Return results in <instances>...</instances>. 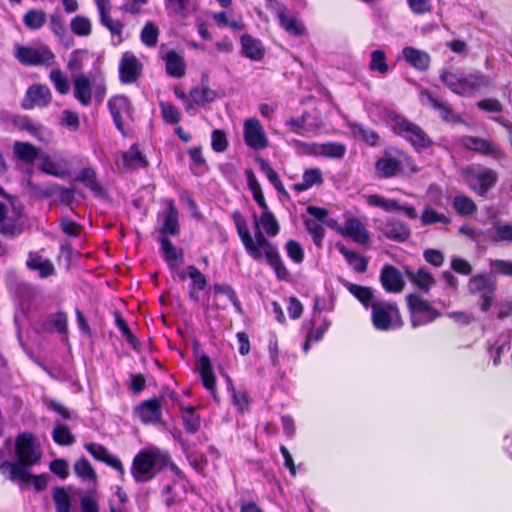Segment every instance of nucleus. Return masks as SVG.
<instances>
[{"label": "nucleus", "instance_id": "obj_37", "mask_svg": "<svg viewBox=\"0 0 512 512\" xmlns=\"http://www.w3.org/2000/svg\"><path fill=\"white\" fill-rule=\"evenodd\" d=\"M47 21V15L42 9H30L23 16V23L29 30L41 29Z\"/></svg>", "mask_w": 512, "mask_h": 512}, {"label": "nucleus", "instance_id": "obj_1", "mask_svg": "<svg viewBox=\"0 0 512 512\" xmlns=\"http://www.w3.org/2000/svg\"><path fill=\"white\" fill-rule=\"evenodd\" d=\"M232 218L247 253L255 260H259L265 256L268 264L274 269L277 278L279 280H286L289 276V272L275 245L267 240L260 231L256 233V239H253L248 229L247 222L239 211H234Z\"/></svg>", "mask_w": 512, "mask_h": 512}, {"label": "nucleus", "instance_id": "obj_54", "mask_svg": "<svg viewBox=\"0 0 512 512\" xmlns=\"http://www.w3.org/2000/svg\"><path fill=\"white\" fill-rule=\"evenodd\" d=\"M305 227L313 238V242L317 247H322V240L325 235V230L322 225L316 220L307 219L304 221Z\"/></svg>", "mask_w": 512, "mask_h": 512}, {"label": "nucleus", "instance_id": "obj_11", "mask_svg": "<svg viewBox=\"0 0 512 512\" xmlns=\"http://www.w3.org/2000/svg\"><path fill=\"white\" fill-rule=\"evenodd\" d=\"M108 108L116 128L124 133V125L133 120V106L130 99L125 95H116L109 99Z\"/></svg>", "mask_w": 512, "mask_h": 512}, {"label": "nucleus", "instance_id": "obj_5", "mask_svg": "<svg viewBox=\"0 0 512 512\" xmlns=\"http://www.w3.org/2000/svg\"><path fill=\"white\" fill-rule=\"evenodd\" d=\"M386 122L398 136L406 139L416 150H422L432 145L431 138L417 124L407 118L386 110Z\"/></svg>", "mask_w": 512, "mask_h": 512}, {"label": "nucleus", "instance_id": "obj_24", "mask_svg": "<svg viewBox=\"0 0 512 512\" xmlns=\"http://www.w3.org/2000/svg\"><path fill=\"white\" fill-rule=\"evenodd\" d=\"M463 145L477 152L485 155H492L498 157L501 155V151L496 144L487 139H482L474 136H466L462 140Z\"/></svg>", "mask_w": 512, "mask_h": 512}, {"label": "nucleus", "instance_id": "obj_34", "mask_svg": "<svg viewBox=\"0 0 512 512\" xmlns=\"http://www.w3.org/2000/svg\"><path fill=\"white\" fill-rule=\"evenodd\" d=\"M75 180L89 188L95 196H101L104 192L102 186L97 181L95 170L91 167L83 168Z\"/></svg>", "mask_w": 512, "mask_h": 512}, {"label": "nucleus", "instance_id": "obj_41", "mask_svg": "<svg viewBox=\"0 0 512 512\" xmlns=\"http://www.w3.org/2000/svg\"><path fill=\"white\" fill-rule=\"evenodd\" d=\"M409 227L400 221H389L386 237L398 242H404L410 237Z\"/></svg>", "mask_w": 512, "mask_h": 512}, {"label": "nucleus", "instance_id": "obj_64", "mask_svg": "<svg viewBox=\"0 0 512 512\" xmlns=\"http://www.w3.org/2000/svg\"><path fill=\"white\" fill-rule=\"evenodd\" d=\"M286 251L288 256L295 262L301 263L304 259V252L302 246L294 240H289L286 243Z\"/></svg>", "mask_w": 512, "mask_h": 512}, {"label": "nucleus", "instance_id": "obj_12", "mask_svg": "<svg viewBox=\"0 0 512 512\" xmlns=\"http://www.w3.org/2000/svg\"><path fill=\"white\" fill-rule=\"evenodd\" d=\"M5 466L9 468V475H6V478L17 483L20 487L31 483L37 492L43 491L47 488L48 476L46 474L33 475L30 473V469L16 464H6Z\"/></svg>", "mask_w": 512, "mask_h": 512}, {"label": "nucleus", "instance_id": "obj_16", "mask_svg": "<svg viewBox=\"0 0 512 512\" xmlns=\"http://www.w3.org/2000/svg\"><path fill=\"white\" fill-rule=\"evenodd\" d=\"M50 89L43 84H32L26 91L21 107L31 110L35 107H46L51 102Z\"/></svg>", "mask_w": 512, "mask_h": 512}, {"label": "nucleus", "instance_id": "obj_42", "mask_svg": "<svg viewBox=\"0 0 512 512\" xmlns=\"http://www.w3.org/2000/svg\"><path fill=\"white\" fill-rule=\"evenodd\" d=\"M405 285L403 275L396 268L386 265V291L400 292Z\"/></svg>", "mask_w": 512, "mask_h": 512}, {"label": "nucleus", "instance_id": "obj_28", "mask_svg": "<svg viewBox=\"0 0 512 512\" xmlns=\"http://www.w3.org/2000/svg\"><path fill=\"white\" fill-rule=\"evenodd\" d=\"M159 242L161 244L163 258L172 270L175 268V264H182L184 262L183 251L177 249L167 237L160 236Z\"/></svg>", "mask_w": 512, "mask_h": 512}, {"label": "nucleus", "instance_id": "obj_31", "mask_svg": "<svg viewBox=\"0 0 512 512\" xmlns=\"http://www.w3.org/2000/svg\"><path fill=\"white\" fill-rule=\"evenodd\" d=\"M222 96L223 94H220L216 90L209 88V86L204 83V81L200 87H194L190 91V97L198 106H205L207 103L214 102L216 99Z\"/></svg>", "mask_w": 512, "mask_h": 512}, {"label": "nucleus", "instance_id": "obj_4", "mask_svg": "<svg viewBox=\"0 0 512 512\" xmlns=\"http://www.w3.org/2000/svg\"><path fill=\"white\" fill-rule=\"evenodd\" d=\"M16 461H4L0 465L2 474L9 475V468L6 464H16L27 469H31L38 464L42 458V450L37 438L31 433H22L15 440Z\"/></svg>", "mask_w": 512, "mask_h": 512}, {"label": "nucleus", "instance_id": "obj_15", "mask_svg": "<svg viewBox=\"0 0 512 512\" xmlns=\"http://www.w3.org/2000/svg\"><path fill=\"white\" fill-rule=\"evenodd\" d=\"M143 65L132 52H125L119 63V79L123 84H131L141 76Z\"/></svg>", "mask_w": 512, "mask_h": 512}, {"label": "nucleus", "instance_id": "obj_46", "mask_svg": "<svg viewBox=\"0 0 512 512\" xmlns=\"http://www.w3.org/2000/svg\"><path fill=\"white\" fill-rule=\"evenodd\" d=\"M411 281L421 290L428 292L435 284V279L426 268H419L416 273L410 274Z\"/></svg>", "mask_w": 512, "mask_h": 512}, {"label": "nucleus", "instance_id": "obj_18", "mask_svg": "<svg viewBox=\"0 0 512 512\" xmlns=\"http://www.w3.org/2000/svg\"><path fill=\"white\" fill-rule=\"evenodd\" d=\"M296 145L307 147V148H309L310 152L317 154V155L329 157V158L341 159L344 157V155L346 153L345 145L342 143H338V142H326V143H322V144H317V143L307 144V143H302L300 141H296Z\"/></svg>", "mask_w": 512, "mask_h": 512}, {"label": "nucleus", "instance_id": "obj_51", "mask_svg": "<svg viewBox=\"0 0 512 512\" xmlns=\"http://www.w3.org/2000/svg\"><path fill=\"white\" fill-rule=\"evenodd\" d=\"M14 218H4L3 222L0 223V233L4 236L15 237L23 232V224Z\"/></svg>", "mask_w": 512, "mask_h": 512}, {"label": "nucleus", "instance_id": "obj_45", "mask_svg": "<svg viewBox=\"0 0 512 512\" xmlns=\"http://www.w3.org/2000/svg\"><path fill=\"white\" fill-rule=\"evenodd\" d=\"M350 129L356 139L362 140L371 146L376 145L380 139L376 132L365 128L361 124L353 123L350 125Z\"/></svg>", "mask_w": 512, "mask_h": 512}, {"label": "nucleus", "instance_id": "obj_9", "mask_svg": "<svg viewBox=\"0 0 512 512\" xmlns=\"http://www.w3.org/2000/svg\"><path fill=\"white\" fill-rule=\"evenodd\" d=\"M407 304L411 313L413 328H416L421 324L432 322L440 316V313L432 307L427 300L423 299L419 295H408Z\"/></svg>", "mask_w": 512, "mask_h": 512}, {"label": "nucleus", "instance_id": "obj_62", "mask_svg": "<svg viewBox=\"0 0 512 512\" xmlns=\"http://www.w3.org/2000/svg\"><path fill=\"white\" fill-rule=\"evenodd\" d=\"M88 51L86 49H77L74 50L70 57L67 64V68L70 71H80L83 68V59L85 56H87Z\"/></svg>", "mask_w": 512, "mask_h": 512}, {"label": "nucleus", "instance_id": "obj_58", "mask_svg": "<svg viewBox=\"0 0 512 512\" xmlns=\"http://www.w3.org/2000/svg\"><path fill=\"white\" fill-rule=\"evenodd\" d=\"M403 321L396 305L386 302V330L399 328Z\"/></svg>", "mask_w": 512, "mask_h": 512}, {"label": "nucleus", "instance_id": "obj_10", "mask_svg": "<svg viewBox=\"0 0 512 512\" xmlns=\"http://www.w3.org/2000/svg\"><path fill=\"white\" fill-rule=\"evenodd\" d=\"M416 171L412 159L406 153L394 147L386 149V177L411 175Z\"/></svg>", "mask_w": 512, "mask_h": 512}, {"label": "nucleus", "instance_id": "obj_14", "mask_svg": "<svg viewBox=\"0 0 512 512\" xmlns=\"http://www.w3.org/2000/svg\"><path fill=\"white\" fill-rule=\"evenodd\" d=\"M244 140L247 146L255 150H262L268 146V138L258 119L249 118L245 120Z\"/></svg>", "mask_w": 512, "mask_h": 512}, {"label": "nucleus", "instance_id": "obj_21", "mask_svg": "<svg viewBox=\"0 0 512 512\" xmlns=\"http://www.w3.org/2000/svg\"><path fill=\"white\" fill-rule=\"evenodd\" d=\"M468 290L472 294H493L496 290V280L492 275L476 274L469 279Z\"/></svg>", "mask_w": 512, "mask_h": 512}, {"label": "nucleus", "instance_id": "obj_2", "mask_svg": "<svg viewBox=\"0 0 512 512\" xmlns=\"http://www.w3.org/2000/svg\"><path fill=\"white\" fill-rule=\"evenodd\" d=\"M169 462L170 456L167 451L156 446H150L135 455L131 466V474L137 483H145L165 469Z\"/></svg>", "mask_w": 512, "mask_h": 512}, {"label": "nucleus", "instance_id": "obj_43", "mask_svg": "<svg viewBox=\"0 0 512 512\" xmlns=\"http://www.w3.org/2000/svg\"><path fill=\"white\" fill-rule=\"evenodd\" d=\"M339 252L344 256L348 264L357 272L363 273L367 269V261L356 252L348 250L343 245H338Z\"/></svg>", "mask_w": 512, "mask_h": 512}, {"label": "nucleus", "instance_id": "obj_56", "mask_svg": "<svg viewBox=\"0 0 512 512\" xmlns=\"http://www.w3.org/2000/svg\"><path fill=\"white\" fill-rule=\"evenodd\" d=\"M53 440L59 445H72L75 442L73 434L68 427L64 425H57L52 433Z\"/></svg>", "mask_w": 512, "mask_h": 512}, {"label": "nucleus", "instance_id": "obj_33", "mask_svg": "<svg viewBox=\"0 0 512 512\" xmlns=\"http://www.w3.org/2000/svg\"><path fill=\"white\" fill-rule=\"evenodd\" d=\"M475 183L472 188L479 194L484 195L497 181L496 173L491 169H485L475 176Z\"/></svg>", "mask_w": 512, "mask_h": 512}, {"label": "nucleus", "instance_id": "obj_27", "mask_svg": "<svg viewBox=\"0 0 512 512\" xmlns=\"http://www.w3.org/2000/svg\"><path fill=\"white\" fill-rule=\"evenodd\" d=\"M276 16L282 28L291 35L301 36L305 33V27L295 18L287 14L285 6L276 8Z\"/></svg>", "mask_w": 512, "mask_h": 512}, {"label": "nucleus", "instance_id": "obj_61", "mask_svg": "<svg viewBox=\"0 0 512 512\" xmlns=\"http://www.w3.org/2000/svg\"><path fill=\"white\" fill-rule=\"evenodd\" d=\"M188 277L192 280L191 288L203 290L207 285L206 277L194 265L187 267Z\"/></svg>", "mask_w": 512, "mask_h": 512}, {"label": "nucleus", "instance_id": "obj_49", "mask_svg": "<svg viewBox=\"0 0 512 512\" xmlns=\"http://www.w3.org/2000/svg\"><path fill=\"white\" fill-rule=\"evenodd\" d=\"M453 207L456 212L462 216L471 215L477 209L474 201L465 195L455 196L453 200Z\"/></svg>", "mask_w": 512, "mask_h": 512}, {"label": "nucleus", "instance_id": "obj_19", "mask_svg": "<svg viewBox=\"0 0 512 512\" xmlns=\"http://www.w3.org/2000/svg\"><path fill=\"white\" fill-rule=\"evenodd\" d=\"M136 414L144 424L161 421V402L153 398L142 402L135 409Z\"/></svg>", "mask_w": 512, "mask_h": 512}, {"label": "nucleus", "instance_id": "obj_63", "mask_svg": "<svg viewBox=\"0 0 512 512\" xmlns=\"http://www.w3.org/2000/svg\"><path fill=\"white\" fill-rule=\"evenodd\" d=\"M50 27L52 32L60 39L64 40L66 37V24L63 18L58 14H52L50 16Z\"/></svg>", "mask_w": 512, "mask_h": 512}, {"label": "nucleus", "instance_id": "obj_60", "mask_svg": "<svg viewBox=\"0 0 512 512\" xmlns=\"http://www.w3.org/2000/svg\"><path fill=\"white\" fill-rule=\"evenodd\" d=\"M115 323L117 328L120 330L122 336L125 338V340L130 345L135 347L138 343L137 338L133 335L126 321L123 319L120 313H115Z\"/></svg>", "mask_w": 512, "mask_h": 512}, {"label": "nucleus", "instance_id": "obj_3", "mask_svg": "<svg viewBox=\"0 0 512 512\" xmlns=\"http://www.w3.org/2000/svg\"><path fill=\"white\" fill-rule=\"evenodd\" d=\"M440 79L448 89L458 95H469L491 84L490 78L480 71L466 74L461 70H443Z\"/></svg>", "mask_w": 512, "mask_h": 512}, {"label": "nucleus", "instance_id": "obj_50", "mask_svg": "<svg viewBox=\"0 0 512 512\" xmlns=\"http://www.w3.org/2000/svg\"><path fill=\"white\" fill-rule=\"evenodd\" d=\"M421 222L424 226L432 225L435 223H442L445 225L450 224L451 220L442 213H438L432 207H425L422 215Z\"/></svg>", "mask_w": 512, "mask_h": 512}, {"label": "nucleus", "instance_id": "obj_6", "mask_svg": "<svg viewBox=\"0 0 512 512\" xmlns=\"http://www.w3.org/2000/svg\"><path fill=\"white\" fill-rule=\"evenodd\" d=\"M74 97L84 106H88L94 94L97 103H101L106 94V85L103 79L94 78L92 81L85 74L73 77Z\"/></svg>", "mask_w": 512, "mask_h": 512}, {"label": "nucleus", "instance_id": "obj_29", "mask_svg": "<svg viewBox=\"0 0 512 512\" xmlns=\"http://www.w3.org/2000/svg\"><path fill=\"white\" fill-rule=\"evenodd\" d=\"M13 155L26 164H32L39 157V149L29 142L15 141Z\"/></svg>", "mask_w": 512, "mask_h": 512}, {"label": "nucleus", "instance_id": "obj_17", "mask_svg": "<svg viewBox=\"0 0 512 512\" xmlns=\"http://www.w3.org/2000/svg\"><path fill=\"white\" fill-rule=\"evenodd\" d=\"M85 449L98 461H102L108 466L117 470L123 478L125 474L124 467L121 461L114 455H112L103 445L98 443H86Z\"/></svg>", "mask_w": 512, "mask_h": 512}, {"label": "nucleus", "instance_id": "obj_22", "mask_svg": "<svg viewBox=\"0 0 512 512\" xmlns=\"http://www.w3.org/2000/svg\"><path fill=\"white\" fill-rule=\"evenodd\" d=\"M166 212L163 219L162 229L160 236H176L179 234L178 211L172 200H166Z\"/></svg>", "mask_w": 512, "mask_h": 512}, {"label": "nucleus", "instance_id": "obj_59", "mask_svg": "<svg viewBox=\"0 0 512 512\" xmlns=\"http://www.w3.org/2000/svg\"><path fill=\"white\" fill-rule=\"evenodd\" d=\"M491 273L512 277V261L502 259L489 260Z\"/></svg>", "mask_w": 512, "mask_h": 512}, {"label": "nucleus", "instance_id": "obj_13", "mask_svg": "<svg viewBox=\"0 0 512 512\" xmlns=\"http://www.w3.org/2000/svg\"><path fill=\"white\" fill-rule=\"evenodd\" d=\"M7 120L21 131H27L40 142L48 144L53 139L52 132L45 128L41 123L33 122L25 115H8Z\"/></svg>", "mask_w": 512, "mask_h": 512}, {"label": "nucleus", "instance_id": "obj_25", "mask_svg": "<svg viewBox=\"0 0 512 512\" xmlns=\"http://www.w3.org/2000/svg\"><path fill=\"white\" fill-rule=\"evenodd\" d=\"M26 265L30 270L38 271L41 278H47L56 273L53 263L36 252L28 254Z\"/></svg>", "mask_w": 512, "mask_h": 512}, {"label": "nucleus", "instance_id": "obj_44", "mask_svg": "<svg viewBox=\"0 0 512 512\" xmlns=\"http://www.w3.org/2000/svg\"><path fill=\"white\" fill-rule=\"evenodd\" d=\"M421 96L427 99V102L436 110H438L442 116V118L446 121L456 122L457 117L452 112L450 107L444 103H441L437 98L431 95L428 91H421Z\"/></svg>", "mask_w": 512, "mask_h": 512}, {"label": "nucleus", "instance_id": "obj_38", "mask_svg": "<svg viewBox=\"0 0 512 512\" xmlns=\"http://www.w3.org/2000/svg\"><path fill=\"white\" fill-rule=\"evenodd\" d=\"M41 164L40 169L49 174L53 175L58 178H64L68 175V171L66 166L62 167L61 163H64V161L61 162H54L51 160L50 156L47 154L40 155Z\"/></svg>", "mask_w": 512, "mask_h": 512}, {"label": "nucleus", "instance_id": "obj_52", "mask_svg": "<svg viewBox=\"0 0 512 512\" xmlns=\"http://www.w3.org/2000/svg\"><path fill=\"white\" fill-rule=\"evenodd\" d=\"M260 168H261V171L268 178L270 183L274 186V188L279 193L287 195V192H286L282 182L280 181L277 172L271 167V165L267 161L261 160L260 161Z\"/></svg>", "mask_w": 512, "mask_h": 512}, {"label": "nucleus", "instance_id": "obj_36", "mask_svg": "<svg viewBox=\"0 0 512 512\" xmlns=\"http://www.w3.org/2000/svg\"><path fill=\"white\" fill-rule=\"evenodd\" d=\"M308 113H303L298 118H290L286 121V126L289 128L291 132L296 134H302L303 132H316L319 127L317 125H312L308 123L309 118Z\"/></svg>", "mask_w": 512, "mask_h": 512}, {"label": "nucleus", "instance_id": "obj_55", "mask_svg": "<svg viewBox=\"0 0 512 512\" xmlns=\"http://www.w3.org/2000/svg\"><path fill=\"white\" fill-rule=\"evenodd\" d=\"M53 500L57 512H70V497L62 487H57L53 491Z\"/></svg>", "mask_w": 512, "mask_h": 512}, {"label": "nucleus", "instance_id": "obj_35", "mask_svg": "<svg viewBox=\"0 0 512 512\" xmlns=\"http://www.w3.org/2000/svg\"><path fill=\"white\" fill-rule=\"evenodd\" d=\"M345 234L358 243H365L368 234L363 224L356 218L347 219L344 225Z\"/></svg>", "mask_w": 512, "mask_h": 512}, {"label": "nucleus", "instance_id": "obj_30", "mask_svg": "<svg viewBox=\"0 0 512 512\" xmlns=\"http://www.w3.org/2000/svg\"><path fill=\"white\" fill-rule=\"evenodd\" d=\"M162 59L165 61L166 72L168 75L174 78L184 76L186 70L185 61L174 50L166 52L165 55L162 56Z\"/></svg>", "mask_w": 512, "mask_h": 512}, {"label": "nucleus", "instance_id": "obj_47", "mask_svg": "<svg viewBox=\"0 0 512 512\" xmlns=\"http://www.w3.org/2000/svg\"><path fill=\"white\" fill-rule=\"evenodd\" d=\"M71 31L79 37H87L92 32L90 19L83 15H77L70 22Z\"/></svg>", "mask_w": 512, "mask_h": 512}, {"label": "nucleus", "instance_id": "obj_40", "mask_svg": "<svg viewBox=\"0 0 512 512\" xmlns=\"http://www.w3.org/2000/svg\"><path fill=\"white\" fill-rule=\"evenodd\" d=\"M122 160L124 166L128 169H138L147 165L146 159L136 145L131 146L130 149L123 154Z\"/></svg>", "mask_w": 512, "mask_h": 512}, {"label": "nucleus", "instance_id": "obj_32", "mask_svg": "<svg viewBox=\"0 0 512 512\" xmlns=\"http://www.w3.org/2000/svg\"><path fill=\"white\" fill-rule=\"evenodd\" d=\"M243 53L252 60H260L264 56V48L261 42L252 36L245 34L241 37Z\"/></svg>", "mask_w": 512, "mask_h": 512}, {"label": "nucleus", "instance_id": "obj_39", "mask_svg": "<svg viewBox=\"0 0 512 512\" xmlns=\"http://www.w3.org/2000/svg\"><path fill=\"white\" fill-rule=\"evenodd\" d=\"M322 182L323 177L321 170L318 168H310L303 173L302 182L295 184L294 189L301 192L309 189L313 185L321 184Z\"/></svg>", "mask_w": 512, "mask_h": 512}, {"label": "nucleus", "instance_id": "obj_23", "mask_svg": "<svg viewBox=\"0 0 512 512\" xmlns=\"http://www.w3.org/2000/svg\"><path fill=\"white\" fill-rule=\"evenodd\" d=\"M198 370L204 387L209 390L215 401H219L216 393V378L213 373L211 361L207 355H202L198 361Z\"/></svg>", "mask_w": 512, "mask_h": 512}, {"label": "nucleus", "instance_id": "obj_53", "mask_svg": "<svg viewBox=\"0 0 512 512\" xmlns=\"http://www.w3.org/2000/svg\"><path fill=\"white\" fill-rule=\"evenodd\" d=\"M158 36V28L152 22L148 21L142 28L140 39L145 46L154 47L157 44Z\"/></svg>", "mask_w": 512, "mask_h": 512}, {"label": "nucleus", "instance_id": "obj_26", "mask_svg": "<svg viewBox=\"0 0 512 512\" xmlns=\"http://www.w3.org/2000/svg\"><path fill=\"white\" fill-rule=\"evenodd\" d=\"M253 219L256 227L255 234L258 231L263 234L260 227L263 228L264 232L269 237H274L279 233L280 227L278 221L271 211H263L260 217H258L256 214H253ZM253 239H256V236Z\"/></svg>", "mask_w": 512, "mask_h": 512}, {"label": "nucleus", "instance_id": "obj_20", "mask_svg": "<svg viewBox=\"0 0 512 512\" xmlns=\"http://www.w3.org/2000/svg\"><path fill=\"white\" fill-rule=\"evenodd\" d=\"M402 55L410 66L420 72H425L430 67L431 57L426 51L414 47H405L402 50Z\"/></svg>", "mask_w": 512, "mask_h": 512}, {"label": "nucleus", "instance_id": "obj_7", "mask_svg": "<svg viewBox=\"0 0 512 512\" xmlns=\"http://www.w3.org/2000/svg\"><path fill=\"white\" fill-rule=\"evenodd\" d=\"M345 286L364 308H371L374 327L380 331L384 330V302L375 300L374 293L369 287L353 283H347Z\"/></svg>", "mask_w": 512, "mask_h": 512}, {"label": "nucleus", "instance_id": "obj_57", "mask_svg": "<svg viewBox=\"0 0 512 512\" xmlns=\"http://www.w3.org/2000/svg\"><path fill=\"white\" fill-rule=\"evenodd\" d=\"M49 79L60 94H67L69 92L70 86L68 79L61 70H52L49 74Z\"/></svg>", "mask_w": 512, "mask_h": 512}, {"label": "nucleus", "instance_id": "obj_48", "mask_svg": "<svg viewBox=\"0 0 512 512\" xmlns=\"http://www.w3.org/2000/svg\"><path fill=\"white\" fill-rule=\"evenodd\" d=\"M74 472L79 478H81L84 481H96V473L91 464L89 463V461L85 458L78 459L75 462Z\"/></svg>", "mask_w": 512, "mask_h": 512}, {"label": "nucleus", "instance_id": "obj_8", "mask_svg": "<svg viewBox=\"0 0 512 512\" xmlns=\"http://www.w3.org/2000/svg\"><path fill=\"white\" fill-rule=\"evenodd\" d=\"M14 57L25 66H51L54 63L55 55L47 46L37 48L16 45Z\"/></svg>", "mask_w": 512, "mask_h": 512}]
</instances>
